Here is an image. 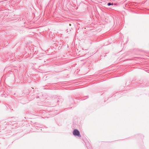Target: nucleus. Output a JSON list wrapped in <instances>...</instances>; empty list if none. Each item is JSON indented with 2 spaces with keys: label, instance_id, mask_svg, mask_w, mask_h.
<instances>
[{
  "label": "nucleus",
  "instance_id": "f257e3e1",
  "mask_svg": "<svg viewBox=\"0 0 149 149\" xmlns=\"http://www.w3.org/2000/svg\"><path fill=\"white\" fill-rule=\"evenodd\" d=\"M73 134L74 136H77L79 137H80L79 131L75 129L73 132Z\"/></svg>",
  "mask_w": 149,
  "mask_h": 149
},
{
  "label": "nucleus",
  "instance_id": "f03ea898",
  "mask_svg": "<svg viewBox=\"0 0 149 149\" xmlns=\"http://www.w3.org/2000/svg\"><path fill=\"white\" fill-rule=\"evenodd\" d=\"M111 4L112 5H113V3H112V4H111V3H108V6H110V5H111Z\"/></svg>",
  "mask_w": 149,
  "mask_h": 149
},
{
  "label": "nucleus",
  "instance_id": "7ed1b4c3",
  "mask_svg": "<svg viewBox=\"0 0 149 149\" xmlns=\"http://www.w3.org/2000/svg\"><path fill=\"white\" fill-rule=\"evenodd\" d=\"M71 24H69V25H70V26H71Z\"/></svg>",
  "mask_w": 149,
  "mask_h": 149
}]
</instances>
